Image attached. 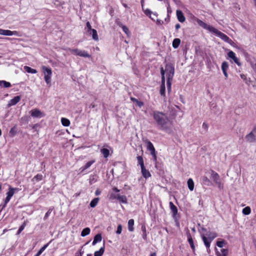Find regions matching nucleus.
Returning a JSON list of instances; mask_svg holds the SVG:
<instances>
[{
	"instance_id": "f257e3e1",
	"label": "nucleus",
	"mask_w": 256,
	"mask_h": 256,
	"mask_svg": "<svg viewBox=\"0 0 256 256\" xmlns=\"http://www.w3.org/2000/svg\"><path fill=\"white\" fill-rule=\"evenodd\" d=\"M152 116L159 130L166 132L170 130L172 122L166 114L154 110L152 112Z\"/></svg>"
},
{
	"instance_id": "f03ea898",
	"label": "nucleus",
	"mask_w": 256,
	"mask_h": 256,
	"mask_svg": "<svg viewBox=\"0 0 256 256\" xmlns=\"http://www.w3.org/2000/svg\"><path fill=\"white\" fill-rule=\"evenodd\" d=\"M196 22L199 26L202 27L204 28L215 34L224 42H228L230 40V38L226 34L218 30L213 26L206 24L199 19H197Z\"/></svg>"
},
{
	"instance_id": "7ed1b4c3",
	"label": "nucleus",
	"mask_w": 256,
	"mask_h": 256,
	"mask_svg": "<svg viewBox=\"0 0 256 256\" xmlns=\"http://www.w3.org/2000/svg\"><path fill=\"white\" fill-rule=\"evenodd\" d=\"M162 72L164 73V74H166L167 80H172L174 74V66L172 64H167L166 65L164 69L162 67L160 68V74L162 76Z\"/></svg>"
},
{
	"instance_id": "20e7f679",
	"label": "nucleus",
	"mask_w": 256,
	"mask_h": 256,
	"mask_svg": "<svg viewBox=\"0 0 256 256\" xmlns=\"http://www.w3.org/2000/svg\"><path fill=\"white\" fill-rule=\"evenodd\" d=\"M206 236L208 238L203 235L202 236V239L206 248H209L212 241L217 236V234L214 232H209L206 234Z\"/></svg>"
},
{
	"instance_id": "39448f33",
	"label": "nucleus",
	"mask_w": 256,
	"mask_h": 256,
	"mask_svg": "<svg viewBox=\"0 0 256 256\" xmlns=\"http://www.w3.org/2000/svg\"><path fill=\"white\" fill-rule=\"evenodd\" d=\"M43 73L44 74V78L47 84H50L51 80V77L52 75V71L50 68H48L46 66H42V67Z\"/></svg>"
},
{
	"instance_id": "423d86ee",
	"label": "nucleus",
	"mask_w": 256,
	"mask_h": 256,
	"mask_svg": "<svg viewBox=\"0 0 256 256\" xmlns=\"http://www.w3.org/2000/svg\"><path fill=\"white\" fill-rule=\"evenodd\" d=\"M245 138L248 142H256V124L254 126L252 131L246 136Z\"/></svg>"
},
{
	"instance_id": "0eeeda50",
	"label": "nucleus",
	"mask_w": 256,
	"mask_h": 256,
	"mask_svg": "<svg viewBox=\"0 0 256 256\" xmlns=\"http://www.w3.org/2000/svg\"><path fill=\"white\" fill-rule=\"evenodd\" d=\"M68 50L72 54H75L76 56H78L84 58H90V55L85 50H82L78 48H68Z\"/></svg>"
},
{
	"instance_id": "6e6552de",
	"label": "nucleus",
	"mask_w": 256,
	"mask_h": 256,
	"mask_svg": "<svg viewBox=\"0 0 256 256\" xmlns=\"http://www.w3.org/2000/svg\"><path fill=\"white\" fill-rule=\"evenodd\" d=\"M211 178L212 180L215 182V184L221 188L222 186V184L221 183L220 180V176L218 173L214 171L213 170H211Z\"/></svg>"
},
{
	"instance_id": "1a4fd4ad",
	"label": "nucleus",
	"mask_w": 256,
	"mask_h": 256,
	"mask_svg": "<svg viewBox=\"0 0 256 256\" xmlns=\"http://www.w3.org/2000/svg\"><path fill=\"white\" fill-rule=\"evenodd\" d=\"M15 188L9 187L8 191L6 192V196L4 201V205L3 208L5 207L6 204L10 202L11 198L13 196L14 194Z\"/></svg>"
},
{
	"instance_id": "9d476101",
	"label": "nucleus",
	"mask_w": 256,
	"mask_h": 256,
	"mask_svg": "<svg viewBox=\"0 0 256 256\" xmlns=\"http://www.w3.org/2000/svg\"><path fill=\"white\" fill-rule=\"evenodd\" d=\"M30 115L34 118H42L44 116L39 110L37 108L33 109L30 112Z\"/></svg>"
},
{
	"instance_id": "9b49d317",
	"label": "nucleus",
	"mask_w": 256,
	"mask_h": 256,
	"mask_svg": "<svg viewBox=\"0 0 256 256\" xmlns=\"http://www.w3.org/2000/svg\"><path fill=\"white\" fill-rule=\"evenodd\" d=\"M228 56L232 59L234 62L238 66H241L239 58L236 57L235 53L232 51H230L228 53Z\"/></svg>"
},
{
	"instance_id": "f8f14e48",
	"label": "nucleus",
	"mask_w": 256,
	"mask_h": 256,
	"mask_svg": "<svg viewBox=\"0 0 256 256\" xmlns=\"http://www.w3.org/2000/svg\"><path fill=\"white\" fill-rule=\"evenodd\" d=\"M162 84L160 86V94L162 96H165V76H163V72H162Z\"/></svg>"
},
{
	"instance_id": "ddd939ff",
	"label": "nucleus",
	"mask_w": 256,
	"mask_h": 256,
	"mask_svg": "<svg viewBox=\"0 0 256 256\" xmlns=\"http://www.w3.org/2000/svg\"><path fill=\"white\" fill-rule=\"evenodd\" d=\"M228 68V64L226 62H224L222 64V70L223 74L225 76V78H227L228 74L227 73V70Z\"/></svg>"
},
{
	"instance_id": "4468645a",
	"label": "nucleus",
	"mask_w": 256,
	"mask_h": 256,
	"mask_svg": "<svg viewBox=\"0 0 256 256\" xmlns=\"http://www.w3.org/2000/svg\"><path fill=\"white\" fill-rule=\"evenodd\" d=\"M176 16L178 20L180 22H183L186 20V18L182 13L180 10H176Z\"/></svg>"
},
{
	"instance_id": "2eb2a0df",
	"label": "nucleus",
	"mask_w": 256,
	"mask_h": 256,
	"mask_svg": "<svg viewBox=\"0 0 256 256\" xmlns=\"http://www.w3.org/2000/svg\"><path fill=\"white\" fill-rule=\"evenodd\" d=\"M94 162H95L94 160H91L87 162L84 166L80 168V170L81 172H84L85 170L88 168Z\"/></svg>"
},
{
	"instance_id": "dca6fc26",
	"label": "nucleus",
	"mask_w": 256,
	"mask_h": 256,
	"mask_svg": "<svg viewBox=\"0 0 256 256\" xmlns=\"http://www.w3.org/2000/svg\"><path fill=\"white\" fill-rule=\"evenodd\" d=\"M228 252V249L221 248L220 251L216 250V254L217 256H227Z\"/></svg>"
},
{
	"instance_id": "f3484780",
	"label": "nucleus",
	"mask_w": 256,
	"mask_h": 256,
	"mask_svg": "<svg viewBox=\"0 0 256 256\" xmlns=\"http://www.w3.org/2000/svg\"><path fill=\"white\" fill-rule=\"evenodd\" d=\"M186 235H187L188 242L192 249V250L193 252H194L195 250V246H194L192 238L190 232H188L186 234Z\"/></svg>"
},
{
	"instance_id": "a211bd4d",
	"label": "nucleus",
	"mask_w": 256,
	"mask_h": 256,
	"mask_svg": "<svg viewBox=\"0 0 256 256\" xmlns=\"http://www.w3.org/2000/svg\"><path fill=\"white\" fill-rule=\"evenodd\" d=\"M141 172L142 176L146 178H150L151 176L150 172L145 168V166L141 168Z\"/></svg>"
},
{
	"instance_id": "6ab92c4d",
	"label": "nucleus",
	"mask_w": 256,
	"mask_h": 256,
	"mask_svg": "<svg viewBox=\"0 0 256 256\" xmlns=\"http://www.w3.org/2000/svg\"><path fill=\"white\" fill-rule=\"evenodd\" d=\"M169 204H170V210H171L172 212L173 215L176 216L178 212L177 208L172 202H170Z\"/></svg>"
},
{
	"instance_id": "aec40b11",
	"label": "nucleus",
	"mask_w": 256,
	"mask_h": 256,
	"mask_svg": "<svg viewBox=\"0 0 256 256\" xmlns=\"http://www.w3.org/2000/svg\"><path fill=\"white\" fill-rule=\"evenodd\" d=\"M14 32L7 30L0 29V34L4 36H12Z\"/></svg>"
},
{
	"instance_id": "412c9836",
	"label": "nucleus",
	"mask_w": 256,
	"mask_h": 256,
	"mask_svg": "<svg viewBox=\"0 0 256 256\" xmlns=\"http://www.w3.org/2000/svg\"><path fill=\"white\" fill-rule=\"evenodd\" d=\"M11 86L10 82L5 80H0V88H8Z\"/></svg>"
},
{
	"instance_id": "4be33fe9",
	"label": "nucleus",
	"mask_w": 256,
	"mask_h": 256,
	"mask_svg": "<svg viewBox=\"0 0 256 256\" xmlns=\"http://www.w3.org/2000/svg\"><path fill=\"white\" fill-rule=\"evenodd\" d=\"M102 237L100 234H96L92 242V245H95L97 242H100L102 240Z\"/></svg>"
},
{
	"instance_id": "5701e85b",
	"label": "nucleus",
	"mask_w": 256,
	"mask_h": 256,
	"mask_svg": "<svg viewBox=\"0 0 256 256\" xmlns=\"http://www.w3.org/2000/svg\"><path fill=\"white\" fill-rule=\"evenodd\" d=\"M117 200L124 204L127 202V198L125 196H121L120 194H117Z\"/></svg>"
},
{
	"instance_id": "b1692460",
	"label": "nucleus",
	"mask_w": 256,
	"mask_h": 256,
	"mask_svg": "<svg viewBox=\"0 0 256 256\" xmlns=\"http://www.w3.org/2000/svg\"><path fill=\"white\" fill-rule=\"evenodd\" d=\"M134 220L133 219H130L128 222V229L130 232H133L134 230Z\"/></svg>"
},
{
	"instance_id": "393cba45",
	"label": "nucleus",
	"mask_w": 256,
	"mask_h": 256,
	"mask_svg": "<svg viewBox=\"0 0 256 256\" xmlns=\"http://www.w3.org/2000/svg\"><path fill=\"white\" fill-rule=\"evenodd\" d=\"M180 43V38H174L172 42V46L174 48H178Z\"/></svg>"
},
{
	"instance_id": "a878e982",
	"label": "nucleus",
	"mask_w": 256,
	"mask_h": 256,
	"mask_svg": "<svg viewBox=\"0 0 256 256\" xmlns=\"http://www.w3.org/2000/svg\"><path fill=\"white\" fill-rule=\"evenodd\" d=\"M24 70L28 73L36 74L37 70L35 69L32 68L28 66H24Z\"/></svg>"
},
{
	"instance_id": "bb28decb",
	"label": "nucleus",
	"mask_w": 256,
	"mask_h": 256,
	"mask_svg": "<svg viewBox=\"0 0 256 256\" xmlns=\"http://www.w3.org/2000/svg\"><path fill=\"white\" fill-rule=\"evenodd\" d=\"M100 152L103 154L104 158H108L110 154V151L107 148H104L101 149Z\"/></svg>"
},
{
	"instance_id": "cd10ccee",
	"label": "nucleus",
	"mask_w": 256,
	"mask_h": 256,
	"mask_svg": "<svg viewBox=\"0 0 256 256\" xmlns=\"http://www.w3.org/2000/svg\"><path fill=\"white\" fill-rule=\"evenodd\" d=\"M188 188L190 190H193L194 188V182L192 178H189L188 180Z\"/></svg>"
},
{
	"instance_id": "c85d7f7f",
	"label": "nucleus",
	"mask_w": 256,
	"mask_h": 256,
	"mask_svg": "<svg viewBox=\"0 0 256 256\" xmlns=\"http://www.w3.org/2000/svg\"><path fill=\"white\" fill-rule=\"evenodd\" d=\"M99 200L98 198H94L90 202V206L91 208H94L97 205Z\"/></svg>"
},
{
	"instance_id": "c756f323",
	"label": "nucleus",
	"mask_w": 256,
	"mask_h": 256,
	"mask_svg": "<svg viewBox=\"0 0 256 256\" xmlns=\"http://www.w3.org/2000/svg\"><path fill=\"white\" fill-rule=\"evenodd\" d=\"M62 124L64 126H68L70 124V121L66 118H62L61 119Z\"/></svg>"
},
{
	"instance_id": "7c9ffc66",
	"label": "nucleus",
	"mask_w": 256,
	"mask_h": 256,
	"mask_svg": "<svg viewBox=\"0 0 256 256\" xmlns=\"http://www.w3.org/2000/svg\"><path fill=\"white\" fill-rule=\"evenodd\" d=\"M104 251V246L102 247L99 250L95 252L94 256H102Z\"/></svg>"
},
{
	"instance_id": "2f4dec72",
	"label": "nucleus",
	"mask_w": 256,
	"mask_h": 256,
	"mask_svg": "<svg viewBox=\"0 0 256 256\" xmlns=\"http://www.w3.org/2000/svg\"><path fill=\"white\" fill-rule=\"evenodd\" d=\"M146 147L148 150H150V152L155 149L152 144L149 140H146Z\"/></svg>"
},
{
	"instance_id": "473e14b6",
	"label": "nucleus",
	"mask_w": 256,
	"mask_h": 256,
	"mask_svg": "<svg viewBox=\"0 0 256 256\" xmlns=\"http://www.w3.org/2000/svg\"><path fill=\"white\" fill-rule=\"evenodd\" d=\"M90 232V229L88 228H86L83 229L81 232V236H85L88 235Z\"/></svg>"
},
{
	"instance_id": "72a5a7b5",
	"label": "nucleus",
	"mask_w": 256,
	"mask_h": 256,
	"mask_svg": "<svg viewBox=\"0 0 256 256\" xmlns=\"http://www.w3.org/2000/svg\"><path fill=\"white\" fill-rule=\"evenodd\" d=\"M138 164L140 165V168L144 166L143 158L142 156H137Z\"/></svg>"
},
{
	"instance_id": "f704fd0d",
	"label": "nucleus",
	"mask_w": 256,
	"mask_h": 256,
	"mask_svg": "<svg viewBox=\"0 0 256 256\" xmlns=\"http://www.w3.org/2000/svg\"><path fill=\"white\" fill-rule=\"evenodd\" d=\"M43 178L42 175L40 174H38L36 176H34L33 178L32 179V180L33 182L36 181H40Z\"/></svg>"
},
{
	"instance_id": "c9c22d12",
	"label": "nucleus",
	"mask_w": 256,
	"mask_h": 256,
	"mask_svg": "<svg viewBox=\"0 0 256 256\" xmlns=\"http://www.w3.org/2000/svg\"><path fill=\"white\" fill-rule=\"evenodd\" d=\"M92 38L95 40H98V36L97 32L96 30L93 29L92 31Z\"/></svg>"
},
{
	"instance_id": "e433bc0d",
	"label": "nucleus",
	"mask_w": 256,
	"mask_h": 256,
	"mask_svg": "<svg viewBox=\"0 0 256 256\" xmlns=\"http://www.w3.org/2000/svg\"><path fill=\"white\" fill-rule=\"evenodd\" d=\"M251 212L250 208L249 206H246L243 208L242 213L245 215L249 214Z\"/></svg>"
},
{
	"instance_id": "4c0bfd02",
	"label": "nucleus",
	"mask_w": 256,
	"mask_h": 256,
	"mask_svg": "<svg viewBox=\"0 0 256 256\" xmlns=\"http://www.w3.org/2000/svg\"><path fill=\"white\" fill-rule=\"evenodd\" d=\"M202 182L204 184L208 186L210 183V180L206 176H204L202 178Z\"/></svg>"
},
{
	"instance_id": "58836bf2",
	"label": "nucleus",
	"mask_w": 256,
	"mask_h": 256,
	"mask_svg": "<svg viewBox=\"0 0 256 256\" xmlns=\"http://www.w3.org/2000/svg\"><path fill=\"white\" fill-rule=\"evenodd\" d=\"M16 134V126H14L10 129V131L9 134H10V136L13 137L15 136Z\"/></svg>"
},
{
	"instance_id": "ea45409f",
	"label": "nucleus",
	"mask_w": 256,
	"mask_h": 256,
	"mask_svg": "<svg viewBox=\"0 0 256 256\" xmlns=\"http://www.w3.org/2000/svg\"><path fill=\"white\" fill-rule=\"evenodd\" d=\"M172 80H167V88L168 92H170L171 91V86H172Z\"/></svg>"
},
{
	"instance_id": "a19ab883",
	"label": "nucleus",
	"mask_w": 256,
	"mask_h": 256,
	"mask_svg": "<svg viewBox=\"0 0 256 256\" xmlns=\"http://www.w3.org/2000/svg\"><path fill=\"white\" fill-rule=\"evenodd\" d=\"M150 154L152 156L154 161L155 162H156L157 157L156 156V152L155 149L150 152Z\"/></svg>"
},
{
	"instance_id": "79ce46f5",
	"label": "nucleus",
	"mask_w": 256,
	"mask_h": 256,
	"mask_svg": "<svg viewBox=\"0 0 256 256\" xmlns=\"http://www.w3.org/2000/svg\"><path fill=\"white\" fill-rule=\"evenodd\" d=\"M52 211V208H50L46 212V214L44 218V220H46L48 218V217L50 216V215L51 214Z\"/></svg>"
},
{
	"instance_id": "37998d69",
	"label": "nucleus",
	"mask_w": 256,
	"mask_h": 256,
	"mask_svg": "<svg viewBox=\"0 0 256 256\" xmlns=\"http://www.w3.org/2000/svg\"><path fill=\"white\" fill-rule=\"evenodd\" d=\"M224 243H225L224 240L218 241L216 242V246L219 248H222L223 247Z\"/></svg>"
},
{
	"instance_id": "c03bdc74",
	"label": "nucleus",
	"mask_w": 256,
	"mask_h": 256,
	"mask_svg": "<svg viewBox=\"0 0 256 256\" xmlns=\"http://www.w3.org/2000/svg\"><path fill=\"white\" fill-rule=\"evenodd\" d=\"M116 199H117V194H116L114 193H111L109 196V200H114Z\"/></svg>"
},
{
	"instance_id": "a18cd8bd",
	"label": "nucleus",
	"mask_w": 256,
	"mask_h": 256,
	"mask_svg": "<svg viewBox=\"0 0 256 256\" xmlns=\"http://www.w3.org/2000/svg\"><path fill=\"white\" fill-rule=\"evenodd\" d=\"M15 104H16V96L14 97L8 104V105L10 106Z\"/></svg>"
},
{
	"instance_id": "49530a36",
	"label": "nucleus",
	"mask_w": 256,
	"mask_h": 256,
	"mask_svg": "<svg viewBox=\"0 0 256 256\" xmlns=\"http://www.w3.org/2000/svg\"><path fill=\"white\" fill-rule=\"evenodd\" d=\"M26 222H24L22 224L20 227L19 229H18V234H20V233L22 230L24 228L25 226H26Z\"/></svg>"
},
{
	"instance_id": "de8ad7c7",
	"label": "nucleus",
	"mask_w": 256,
	"mask_h": 256,
	"mask_svg": "<svg viewBox=\"0 0 256 256\" xmlns=\"http://www.w3.org/2000/svg\"><path fill=\"white\" fill-rule=\"evenodd\" d=\"M122 230V226L121 224H118L117 228V230L116 231V233L118 234H121Z\"/></svg>"
},
{
	"instance_id": "09e8293b",
	"label": "nucleus",
	"mask_w": 256,
	"mask_h": 256,
	"mask_svg": "<svg viewBox=\"0 0 256 256\" xmlns=\"http://www.w3.org/2000/svg\"><path fill=\"white\" fill-rule=\"evenodd\" d=\"M86 28H88V32H91L93 29L92 28V26H90V22H87L86 24Z\"/></svg>"
},
{
	"instance_id": "8fccbe9b",
	"label": "nucleus",
	"mask_w": 256,
	"mask_h": 256,
	"mask_svg": "<svg viewBox=\"0 0 256 256\" xmlns=\"http://www.w3.org/2000/svg\"><path fill=\"white\" fill-rule=\"evenodd\" d=\"M82 247L83 246H82L81 248L76 254V256H82L84 254V251L82 250Z\"/></svg>"
},
{
	"instance_id": "3c124183",
	"label": "nucleus",
	"mask_w": 256,
	"mask_h": 256,
	"mask_svg": "<svg viewBox=\"0 0 256 256\" xmlns=\"http://www.w3.org/2000/svg\"><path fill=\"white\" fill-rule=\"evenodd\" d=\"M144 14L148 16H150L152 14V12L150 10L146 9L144 10Z\"/></svg>"
},
{
	"instance_id": "603ef678",
	"label": "nucleus",
	"mask_w": 256,
	"mask_h": 256,
	"mask_svg": "<svg viewBox=\"0 0 256 256\" xmlns=\"http://www.w3.org/2000/svg\"><path fill=\"white\" fill-rule=\"evenodd\" d=\"M136 104H137V106H139L140 108H141L142 106H144V104L142 102H141V101H139L138 100H137L136 102Z\"/></svg>"
},
{
	"instance_id": "864d4df0",
	"label": "nucleus",
	"mask_w": 256,
	"mask_h": 256,
	"mask_svg": "<svg viewBox=\"0 0 256 256\" xmlns=\"http://www.w3.org/2000/svg\"><path fill=\"white\" fill-rule=\"evenodd\" d=\"M122 30L126 34H128V32H129V30H128V28L125 26H122Z\"/></svg>"
},
{
	"instance_id": "5fc2aeb1",
	"label": "nucleus",
	"mask_w": 256,
	"mask_h": 256,
	"mask_svg": "<svg viewBox=\"0 0 256 256\" xmlns=\"http://www.w3.org/2000/svg\"><path fill=\"white\" fill-rule=\"evenodd\" d=\"M49 243L48 244H44L40 250L39 251L42 253L44 250L48 247V245Z\"/></svg>"
},
{
	"instance_id": "6e6d98bb",
	"label": "nucleus",
	"mask_w": 256,
	"mask_h": 256,
	"mask_svg": "<svg viewBox=\"0 0 256 256\" xmlns=\"http://www.w3.org/2000/svg\"><path fill=\"white\" fill-rule=\"evenodd\" d=\"M240 76L242 79L246 81V76L244 74H241L240 75Z\"/></svg>"
},
{
	"instance_id": "4d7b16f0",
	"label": "nucleus",
	"mask_w": 256,
	"mask_h": 256,
	"mask_svg": "<svg viewBox=\"0 0 256 256\" xmlns=\"http://www.w3.org/2000/svg\"><path fill=\"white\" fill-rule=\"evenodd\" d=\"M153 14V16H152L151 15L150 16V18L154 21L155 20L154 17H156L157 15L156 14Z\"/></svg>"
},
{
	"instance_id": "13d9d810",
	"label": "nucleus",
	"mask_w": 256,
	"mask_h": 256,
	"mask_svg": "<svg viewBox=\"0 0 256 256\" xmlns=\"http://www.w3.org/2000/svg\"><path fill=\"white\" fill-rule=\"evenodd\" d=\"M156 24L159 25H161L163 24V21L160 20H156Z\"/></svg>"
},
{
	"instance_id": "bf43d9fd",
	"label": "nucleus",
	"mask_w": 256,
	"mask_h": 256,
	"mask_svg": "<svg viewBox=\"0 0 256 256\" xmlns=\"http://www.w3.org/2000/svg\"><path fill=\"white\" fill-rule=\"evenodd\" d=\"M112 190L114 192H120V190H118L117 188L116 187H114L113 188H112Z\"/></svg>"
},
{
	"instance_id": "052dcab7",
	"label": "nucleus",
	"mask_w": 256,
	"mask_h": 256,
	"mask_svg": "<svg viewBox=\"0 0 256 256\" xmlns=\"http://www.w3.org/2000/svg\"><path fill=\"white\" fill-rule=\"evenodd\" d=\"M100 193H101V192L99 190H97L95 192V194L96 196L100 195Z\"/></svg>"
},
{
	"instance_id": "680f3d73",
	"label": "nucleus",
	"mask_w": 256,
	"mask_h": 256,
	"mask_svg": "<svg viewBox=\"0 0 256 256\" xmlns=\"http://www.w3.org/2000/svg\"><path fill=\"white\" fill-rule=\"evenodd\" d=\"M202 127L206 129H208V125L206 124L205 122L203 123L202 124Z\"/></svg>"
},
{
	"instance_id": "e2e57ef3",
	"label": "nucleus",
	"mask_w": 256,
	"mask_h": 256,
	"mask_svg": "<svg viewBox=\"0 0 256 256\" xmlns=\"http://www.w3.org/2000/svg\"><path fill=\"white\" fill-rule=\"evenodd\" d=\"M176 30H177L178 28H180V26L179 24H177L175 26Z\"/></svg>"
},
{
	"instance_id": "0e129e2a",
	"label": "nucleus",
	"mask_w": 256,
	"mask_h": 256,
	"mask_svg": "<svg viewBox=\"0 0 256 256\" xmlns=\"http://www.w3.org/2000/svg\"><path fill=\"white\" fill-rule=\"evenodd\" d=\"M142 231L143 232V234L144 233V232H146V227L144 226H142Z\"/></svg>"
},
{
	"instance_id": "69168bd1",
	"label": "nucleus",
	"mask_w": 256,
	"mask_h": 256,
	"mask_svg": "<svg viewBox=\"0 0 256 256\" xmlns=\"http://www.w3.org/2000/svg\"><path fill=\"white\" fill-rule=\"evenodd\" d=\"M130 100L134 102H136V101L138 100L136 98H133V97H131L130 98Z\"/></svg>"
},
{
	"instance_id": "338daca9",
	"label": "nucleus",
	"mask_w": 256,
	"mask_h": 256,
	"mask_svg": "<svg viewBox=\"0 0 256 256\" xmlns=\"http://www.w3.org/2000/svg\"><path fill=\"white\" fill-rule=\"evenodd\" d=\"M142 237L144 240H146V232H144V233L143 234Z\"/></svg>"
},
{
	"instance_id": "774afa93",
	"label": "nucleus",
	"mask_w": 256,
	"mask_h": 256,
	"mask_svg": "<svg viewBox=\"0 0 256 256\" xmlns=\"http://www.w3.org/2000/svg\"><path fill=\"white\" fill-rule=\"evenodd\" d=\"M150 256H156V252H152L150 254Z\"/></svg>"
}]
</instances>
